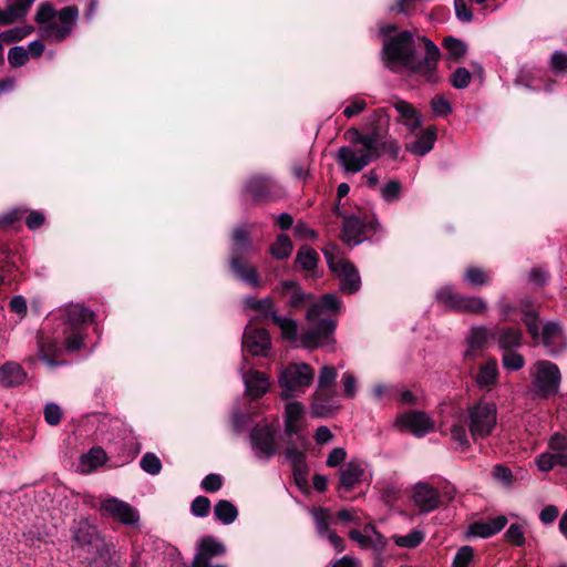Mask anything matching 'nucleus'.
I'll use <instances>...</instances> for the list:
<instances>
[{
    "label": "nucleus",
    "instance_id": "f257e3e1",
    "mask_svg": "<svg viewBox=\"0 0 567 567\" xmlns=\"http://www.w3.org/2000/svg\"><path fill=\"white\" fill-rule=\"evenodd\" d=\"M420 40L424 44V58L420 59L417 55L414 34L403 30L383 40L382 59L389 70L393 71L395 66H402L411 74L422 76L427 83L437 84L441 81L437 74L440 49L426 37Z\"/></svg>",
    "mask_w": 567,
    "mask_h": 567
},
{
    "label": "nucleus",
    "instance_id": "f03ea898",
    "mask_svg": "<svg viewBox=\"0 0 567 567\" xmlns=\"http://www.w3.org/2000/svg\"><path fill=\"white\" fill-rule=\"evenodd\" d=\"M62 338L54 341L48 351L44 350L42 341H39V354H58L61 348L69 352L93 350L96 341L89 336V330L94 323L95 313L91 309L79 303L68 305L62 309Z\"/></svg>",
    "mask_w": 567,
    "mask_h": 567
},
{
    "label": "nucleus",
    "instance_id": "7ed1b4c3",
    "mask_svg": "<svg viewBox=\"0 0 567 567\" xmlns=\"http://www.w3.org/2000/svg\"><path fill=\"white\" fill-rule=\"evenodd\" d=\"M526 309H523L522 321L526 327L527 332L530 334L535 342H542L546 346L551 354H557L567 350V337L565 336L559 322L548 321L544 324L543 330L539 331V316L535 310L527 308L529 301H524Z\"/></svg>",
    "mask_w": 567,
    "mask_h": 567
},
{
    "label": "nucleus",
    "instance_id": "20e7f679",
    "mask_svg": "<svg viewBox=\"0 0 567 567\" xmlns=\"http://www.w3.org/2000/svg\"><path fill=\"white\" fill-rule=\"evenodd\" d=\"M334 214L343 218L341 239L349 246H357L371 238L380 229V223L373 213L344 215L339 205L334 207Z\"/></svg>",
    "mask_w": 567,
    "mask_h": 567
},
{
    "label": "nucleus",
    "instance_id": "39448f33",
    "mask_svg": "<svg viewBox=\"0 0 567 567\" xmlns=\"http://www.w3.org/2000/svg\"><path fill=\"white\" fill-rule=\"evenodd\" d=\"M315 379L313 369L307 363H293L284 368L278 383L281 389L280 398L290 400L303 394Z\"/></svg>",
    "mask_w": 567,
    "mask_h": 567
},
{
    "label": "nucleus",
    "instance_id": "423d86ee",
    "mask_svg": "<svg viewBox=\"0 0 567 567\" xmlns=\"http://www.w3.org/2000/svg\"><path fill=\"white\" fill-rule=\"evenodd\" d=\"M338 320L331 317L316 320L305 332L301 333L299 341L301 347L308 351L323 349L329 352H336L334 333Z\"/></svg>",
    "mask_w": 567,
    "mask_h": 567
},
{
    "label": "nucleus",
    "instance_id": "0eeeda50",
    "mask_svg": "<svg viewBox=\"0 0 567 567\" xmlns=\"http://www.w3.org/2000/svg\"><path fill=\"white\" fill-rule=\"evenodd\" d=\"M464 421L474 441L487 437L497 423L496 405L489 402H477L467 408Z\"/></svg>",
    "mask_w": 567,
    "mask_h": 567
},
{
    "label": "nucleus",
    "instance_id": "6e6552de",
    "mask_svg": "<svg viewBox=\"0 0 567 567\" xmlns=\"http://www.w3.org/2000/svg\"><path fill=\"white\" fill-rule=\"evenodd\" d=\"M530 380L536 394L548 399L558 393L561 375L557 365L550 361H537L530 368Z\"/></svg>",
    "mask_w": 567,
    "mask_h": 567
},
{
    "label": "nucleus",
    "instance_id": "1a4fd4ad",
    "mask_svg": "<svg viewBox=\"0 0 567 567\" xmlns=\"http://www.w3.org/2000/svg\"><path fill=\"white\" fill-rule=\"evenodd\" d=\"M244 192L250 196L255 205L276 202L284 196L282 187L266 174L251 175L245 183Z\"/></svg>",
    "mask_w": 567,
    "mask_h": 567
},
{
    "label": "nucleus",
    "instance_id": "9d476101",
    "mask_svg": "<svg viewBox=\"0 0 567 567\" xmlns=\"http://www.w3.org/2000/svg\"><path fill=\"white\" fill-rule=\"evenodd\" d=\"M436 300L452 311L483 313L487 309V303L484 299L460 295L449 286L437 290Z\"/></svg>",
    "mask_w": 567,
    "mask_h": 567
},
{
    "label": "nucleus",
    "instance_id": "9b49d317",
    "mask_svg": "<svg viewBox=\"0 0 567 567\" xmlns=\"http://www.w3.org/2000/svg\"><path fill=\"white\" fill-rule=\"evenodd\" d=\"M328 267L340 281V290L346 295L355 293L361 287V278L357 267L348 259L334 260V256L328 249L323 250Z\"/></svg>",
    "mask_w": 567,
    "mask_h": 567
},
{
    "label": "nucleus",
    "instance_id": "f8f14e48",
    "mask_svg": "<svg viewBox=\"0 0 567 567\" xmlns=\"http://www.w3.org/2000/svg\"><path fill=\"white\" fill-rule=\"evenodd\" d=\"M102 516L111 517L113 520L125 526H135L138 524L140 514L127 502L109 496L101 501L96 507Z\"/></svg>",
    "mask_w": 567,
    "mask_h": 567
},
{
    "label": "nucleus",
    "instance_id": "ddd939ff",
    "mask_svg": "<svg viewBox=\"0 0 567 567\" xmlns=\"http://www.w3.org/2000/svg\"><path fill=\"white\" fill-rule=\"evenodd\" d=\"M536 464L542 472H548L556 466L567 467V437L556 433L548 441V450L539 454Z\"/></svg>",
    "mask_w": 567,
    "mask_h": 567
},
{
    "label": "nucleus",
    "instance_id": "4468645a",
    "mask_svg": "<svg viewBox=\"0 0 567 567\" xmlns=\"http://www.w3.org/2000/svg\"><path fill=\"white\" fill-rule=\"evenodd\" d=\"M380 156L381 152L360 150L358 153L349 146H341L336 155V161L346 172L355 174Z\"/></svg>",
    "mask_w": 567,
    "mask_h": 567
},
{
    "label": "nucleus",
    "instance_id": "2eb2a0df",
    "mask_svg": "<svg viewBox=\"0 0 567 567\" xmlns=\"http://www.w3.org/2000/svg\"><path fill=\"white\" fill-rule=\"evenodd\" d=\"M341 409L337 391L315 390L310 400L312 417L329 419L336 416Z\"/></svg>",
    "mask_w": 567,
    "mask_h": 567
},
{
    "label": "nucleus",
    "instance_id": "dca6fc26",
    "mask_svg": "<svg viewBox=\"0 0 567 567\" xmlns=\"http://www.w3.org/2000/svg\"><path fill=\"white\" fill-rule=\"evenodd\" d=\"M73 539L81 547H87L99 555L110 550V545L104 542L97 527L91 524L87 519H81L74 530Z\"/></svg>",
    "mask_w": 567,
    "mask_h": 567
},
{
    "label": "nucleus",
    "instance_id": "f3484780",
    "mask_svg": "<svg viewBox=\"0 0 567 567\" xmlns=\"http://www.w3.org/2000/svg\"><path fill=\"white\" fill-rule=\"evenodd\" d=\"M390 115L389 110L385 107L375 109L372 114L365 118L362 130L371 140L372 146L379 150V142L384 140L389 134Z\"/></svg>",
    "mask_w": 567,
    "mask_h": 567
},
{
    "label": "nucleus",
    "instance_id": "a211bd4d",
    "mask_svg": "<svg viewBox=\"0 0 567 567\" xmlns=\"http://www.w3.org/2000/svg\"><path fill=\"white\" fill-rule=\"evenodd\" d=\"M285 433L288 436H297V440L305 444L307 436L305 435L306 420L305 405L299 401L288 402L284 412Z\"/></svg>",
    "mask_w": 567,
    "mask_h": 567
},
{
    "label": "nucleus",
    "instance_id": "6ab92c4d",
    "mask_svg": "<svg viewBox=\"0 0 567 567\" xmlns=\"http://www.w3.org/2000/svg\"><path fill=\"white\" fill-rule=\"evenodd\" d=\"M251 320L245 328L243 334V350L248 354H267L271 349V337L267 329L257 327Z\"/></svg>",
    "mask_w": 567,
    "mask_h": 567
},
{
    "label": "nucleus",
    "instance_id": "aec40b11",
    "mask_svg": "<svg viewBox=\"0 0 567 567\" xmlns=\"http://www.w3.org/2000/svg\"><path fill=\"white\" fill-rule=\"evenodd\" d=\"M225 545L215 537L207 535L199 539L192 567H227L224 564L212 565L213 557L225 554Z\"/></svg>",
    "mask_w": 567,
    "mask_h": 567
},
{
    "label": "nucleus",
    "instance_id": "412c9836",
    "mask_svg": "<svg viewBox=\"0 0 567 567\" xmlns=\"http://www.w3.org/2000/svg\"><path fill=\"white\" fill-rule=\"evenodd\" d=\"M252 450L265 458L276 453L275 431L269 425H258L250 433Z\"/></svg>",
    "mask_w": 567,
    "mask_h": 567
},
{
    "label": "nucleus",
    "instance_id": "4be33fe9",
    "mask_svg": "<svg viewBox=\"0 0 567 567\" xmlns=\"http://www.w3.org/2000/svg\"><path fill=\"white\" fill-rule=\"evenodd\" d=\"M61 25L51 23L47 30L52 32L56 42L64 41L72 32L73 27L79 18V8L74 4L66 6L56 12Z\"/></svg>",
    "mask_w": 567,
    "mask_h": 567
},
{
    "label": "nucleus",
    "instance_id": "5701e85b",
    "mask_svg": "<svg viewBox=\"0 0 567 567\" xmlns=\"http://www.w3.org/2000/svg\"><path fill=\"white\" fill-rule=\"evenodd\" d=\"M342 307V300L336 293H324L317 302L310 305L307 310L306 319L308 321H315L323 313L338 316L341 313Z\"/></svg>",
    "mask_w": 567,
    "mask_h": 567
},
{
    "label": "nucleus",
    "instance_id": "b1692460",
    "mask_svg": "<svg viewBox=\"0 0 567 567\" xmlns=\"http://www.w3.org/2000/svg\"><path fill=\"white\" fill-rule=\"evenodd\" d=\"M402 429L409 430L416 436H423L434 427V422L424 412L413 411L398 419Z\"/></svg>",
    "mask_w": 567,
    "mask_h": 567
},
{
    "label": "nucleus",
    "instance_id": "393cba45",
    "mask_svg": "<svg viewBox=\"0 0 567 567\" xmlns=\"http://www.w3.org/2000/svg\"><path fill=\"white\" fill-rule=\"evenodd\" d=\"M349 537L363 549L381 550L385 546L383 536L377 532L373 525L367 524L363 530L353 529L349 533Z\"/></svg>",
    "mask_w": 567,
    "mask_h": 567
},
{
    "label": "nucleus",
    "instance_id": "a878e982",
    "mask_svg": "<svg viewBox=\"0 0 567 567\" xmlns=\"http://www.w3.org/2000/svg\"><path fill=\"white\" fill-rule=\"evenodd\" d=\"M413 502L421 512L429 513L439 507L440 496L431 485L419 483L414 487Z\"/></svg>",
    "mask_w": 567,
    "mask_h": 567
},
{
    "label": "nucleus",
    "instance_id": "bb28decb",
    "mask_svg": "<svg viewBox=\"0 0 567 567\" xmlns=\"http://www.w3.org/2000/svg\"><path fill=\"white\" fill-rule=\"evenodd\" d=\"M281 297H286L289 291H291L288 306L292 309H301L309 301H311L315 296L311 292L302 291L300 285L295 280H284L280 282Z\"/></svg>",
    "mask_w": 567,
    "mask_h": 567
},
{
    "label": "nucleus",
    "instance_id": "cd10ccee",
    "mask_svg": "<svg viewBox=\"0 0 567 567\" xmlns=\"http://www.w3.org/2000/svg\"><path fill=\"white\" fill-rule=\"evenodd\" d=\"M494 339L501 349L509 351L522 344L523 332L520 328L496 327L494 328Z\"/></svg>",
    "mask_w": 567,
    "mask_h": 567
},
{
    "label": "nucleus",
    "instance_id": "c85d7f7f",
    "mask_svg": "<svg viewBox=\"0 0 567 567\" xmlns=\"http://www.w3.org/2000/svg\"><path fill=\"white\" fill-rule=\"evenodd\" d=\"M247 393L254 398H260L268 392L270 383L269 379L264 372L248 371L243 375Z\"/></svg>",
    "mask_w": 567,
    "mask_h": 567
},
{
    "label": "nucleus",
    "instance_id": "c756f323",
    "mask_svg": "<svg viewBox=\"0 0 567 567\" xmlns=\"http://www.w3.org/2000/svg\"><path fill=\"white\" fill-rule=\"evenodd\" d=\"M507 524V518L499 515L486 522H476L468 527V534L476 537L487 538L501 532Z\"/></svg>",
    "mask_w": 567,
    "mask_h": 567
},
{
    "label": "nucleus",
    "instance_id": "7c9ffc66",
    "mask_svg": "<svg viewBox=\"0 0 567 567\" xmlns=\"http://www.w3.org/2000/svg\"><path fill=\"white\" fill-rule=\"evenodd\" d=\"M435 141L436 127L429 126L413 143L406 145V151L417 156H424L433 150Z\"/></svg>",
    "mask_w": 567,
    "mask_h": 567
},
{
    "label": "nucleus",
    "instance_id": "2f4dec72",
    "mask_svg": "<svg viewBox=\"0 0 567 567\" xmlns=\"http://www.w3.org/2000/svg\"><path fill=\"white\" fill-rule=\"evenodd\" d=\"M470 349L464 354H471L472 351H483L488 348L491 342H495L494 329H487L485 327H474L467 337Z\"/></svg>",
    "mask_w": 567,
    "mask_h": 567
},
{
    "label": "nucleus",
    "instance_id": "473e14b6",
    "mask_svg": "<svg viewBox=\"0 0 567 567\" xmlns=\"http://www.w3.org/2000/svg\"><path fill=\"white\" fill-rule=\"evenodd\" d=\"M231 239L230 259L243 260L244 256L252 247L249 233L243 227H237L233 231Z\"/></svg>",
    "mask_w": 567,
    "mask_h": 567
},
{
    "label": "nucleus",
    "instance_id": "72a5a7b5",
    "mask_svg": "<svg viewBox=\"0 0 567 567\" xmlns=\"http://www.w3.org/2000/svg\"><path fill=\"white\" fill-rule=\"evenodd\" d=\"M393 106L399 112L404 125L408 126L410 132L413 133L421 127L422 115L411 103L403 100H398Z\"/></svg>",
    "mask_w": 567,
    "mask_h": 567
},
{
    "label": "nucleus",
    "instance_id": "f704fd0d",
    "mask_svg": "<svg viewBox=\"0 0 567 567\" xmlns=\"http://www.w3.org/2000/svg\"><path fill=\"white\" fill-rule=\"evenodd\" d=\"M320 260L319 254L309 245H302L295 259V266L309 272L311 277L316 276V269Z\"/></svg>",
    "mask_w": 567,
    "mask_h": 567
},
{
    "label": "nucleus",
    "instance_id": "c9c22d12",
    "mask_svg": "<svg viewBox=\"0 0 567 567\" xmlns=\"http://www.w3.org/2000/svg\"><path fill=\"white\" fill-rule=\"evenodd\" d=\"M285 456L287 462L292 467L296 482L298 484L306 482L308 467L306 464L305 453L293 446H289L285 450Z\"/></svg>",
    "mask_w": 567,
    "mask_h": 567
},
{
    "label": "nucleus",
    "instance_id": "e433bc0d",
    "mask_svg": "<svg viewBox=\"0 0 567 567\" xmlns=\"http://www.w3.org/2000/svg\"><path fill=\"white\" fill-rule=\"evenodd\" d=\"M25 373L20 364L9 361L0 367V385L14 386L21 384Z\"/></svg>",
    "mask_w": 567,
    "mask_h": 567
},
{
    "label": "nucleus",
    "instance_id": "4c0bfd02",
    "mask_svg": "<svg viewBox=\"0 0 567 567\" xmlns=\"http://www.w3.org/2000/svg\"><path fill=\"white\" fill-rule=\"evenodd\" d=\"M229 268L236 278L254 287H258L260 285L257 269L254 266H249L244 262V260L230 259Z\"/></svg>",
    "mask_w": 567,
    "mask_h": 567
},
{
    "label": "nucleus",
    "instance_id": "58836bf2",
    "mask_svg": "<svg viewBox=\"0 0 567 567\" xmlns=\"http://www.w3.org/2000/svg\"><path fill=\"white\" fill-rule=\"evenodd\" d=\"M107 460L106 453L101 447H92L86 454L82 455L79 462L81 473H91L102 466Z\"/></svg>",
    "mask_w": 567,
    "mask_h": 567
},
{
    "label": "nucleus",
    "instance_id": "ea45409f",
    "mask_svg": "<svg viewBox=\"0 0 567 567\" xmlns=\"http://www.w3.org/2000/svg\"><path fill=\"white\" fill-rule=\"evenodd\" d=\"M364 474V470L361 464L355 462H349L340 472V485L341 487L350 491L358 483Z\"/></svg>",
    "mask_w": 567,
    "mask_h": 567
},
{
    "label": "nucleus",
    "instance_id": "a19ab883",
    "mask_svg": "<svg viewBox=\"0 0 567 567\" xmlns=\"http://www.w3.org/2000/svg\"><path fill=\"white\" fill-rule=\"evenodd\" d=\"M272 323L280 328L281 337L289 343L298 342V324L290 318H284L277 313H272Z\"/></svg>",
    "mask_w": 567,
    "mask_h": 567
},
{
    "label": "nucleus",
    "instance_id": "79ce46f5",
    "mask_svg": "<svg viewBox=\"0 0 567 567\" xmlns=\"http://www.w3.org/2000/svg\"><path fill=\"white\" fill-rule=\"evenodd\" d=\"M214 515L224 525H229L236 520L238 511L229 501L220 499L214 506Z\"/></svg>",
    "mask_w": 567,
    "mask_h": 567
},
{
    "label": "nucleus",
    "instance_id": "37998d69",
    "mask_svg": "<svg viewBox=\"0 0 567 567\" xmlns=\"http://www.w3.org/2000/svg\"><path fill=\"white\" fill-rule=\"evenodd\" d=\"M293 249V244L290 237L286 234H279L276 241L270 246L269 251L276 259L282 260L288 258Z\"/></svg>",
    "mask_w": 567,
    "mask_h": 567
},
{
    "label": "nucleus",
    "instance_id": "c03bdc74",
    "mask_svg": "<svg viewBox=\"0 0 567 567\" xmlns=\"http://www.w3.org/2000/svg\"><path fill=\"white\" fill-rule=\"evenodd\" d=\"M497 375V363L491 360L480 369L476 375V382L481 388L491 386L496 382Z\"/></svg>",
    "mask_w": 567,
    "mask_h": 567
},
{
    "label": "nucleus",
    "instance_id": "a18cd8bd",
    "mask_svg": "<svg viewBox=\"0 0 567 567\" xmlns=\"http://www.w3.org/2000/svg\"><path fill=\"white\" fill-rule=\"evenodd\" d=\"M310 514L315 520L316 529L318 534L323 537L329 532L331 512L323 507H313L310 509Z\"/></svg>",
    "mask_w": 567,
    "mask_h": 567
},
{
    "label": "nucleus",
    "instance_id": "49530a36",
    "mask_svg": "<svg viewBox=\"0 0 567 567\" xmlns=\"http://www.w3.org/2000/svg\"><path fill=\"white\" fill-rule=\"evenodd\" d=\"M424 538V533L419 529H413L408 535H393L391 537L396 546L409 549L417 547Z\"/></svg>",
    "mask_w": 567,
    "mask_h": 567
},
{
    "label": "nucleus",
    "instance_id": "de8ad7c7",
    "mask_svg": "<svg viewBox=\"0 0 567 567\" xmlns=\"http://www.w3.org/2000/svg\"><path fill=\"white\" fill-rule=\"evenodd\" d=\"M338 377L337 369L331 365H324L321 368L316 390L337 391L336 380Z\"/></svg>",
    "mask_w": 567,
    "mask_h": 567
},
{
    "label": "nucleus",
    "instance_id": "09e8293b",
    "mask_svg": "<svg viewBox=\"0 0 567 567\" xmlns=\"http://www.w3.org/2000/svg\"><path fill=\"white\" fill-rule=\"evenodd\" d=\"M450 432L454 450L465 452L470 449L471 444L463 423H454Z\"/></svg>",
    "mask_w": 567,
    "mask_h": 567
},
{
    "label": "nucleus",
    "instance_id": "8fccbe9b",
    "mask_svg": "<svg viewBox=\"0 0 567 567\" xmlns=\"http://www.w3.org/2000/svg\"><path fill=\"white\" fill-rule=\"evenodd\" d=\"M246 305L250 309L260 312L266 319L272 320V313H277L274 308V301L269 297L264 299L249 298L247 299Z\"/></svg>",
    "mask_w": 567,
    "mask_h": 567
},
{
    "label": "nucleus",
    "instance_id": "3c124183",
    "mask_svg": "<svg viewBox=\"0 0 567 567\" xmlns=\"http://www.w3.org/2000/svg\"><path fill=\"white\" fill-rule=\"evenodd\" d=\"M443 47L447 50L450 58L454 61L462 59L467 51L465 42L452 35L444 38Z\"/></svg>",
    "mask_w": 567,
    "mask_h": 567
},
{
    "label": "nucleus",
    "instance_id": "603ef678",
    "mask_svg": "<svg viewBox=\"0 0 567 567\" xmlns=\"http://www.w3.org/2000/svg\"><path fill=\"white\" fill-rule=\"evenodd\" d=\"M464 278L473 287L486 286L491 281V278L486 271L475 266L468 267L466 269Z\"/></svg>",
    "mask_w": 567,
    "mask_h": 567
},
{
    "label": "nucleus",
    "instance_id": "864d4df0",
    "mask_svg": "<svg viewBox=\"0 0 567 567\" xmlns=\"http://www.w3.org/2000/svg\"><path fill=\"white\" fill-rule=\"evenodd\" d=\"M344 137L352 144H361L363 146L362 150L365 151H377L374 146L371 144V140L367 136L364 131L362 132L357 127H350L346 131Z\"/></svg>",
    "mask_w": 567,
    "mask_h": 567
},
{
    "label": "nucleus",
    "instance_id": "5fc2aeb1",
    "mask_svg": "<svg viewBox=\"0 0 567 567\" xmlns=\"http://www.w3.org/2000/svg\"><path fill=\"white\" fill-rule=\"evenodd\" d=\"M142 470L151 475L159 474L162 462L154 453H145L140 462Z\"/></svg>",
    "mask_w": 567,
    "mask_h": 567
},
{
    "label": "nucleus",
    "instance_id": "6e6d98bb",
    "mask_svg": "<svg viewBox=\"0 0 567 567\" xmlns=\"http://www.w3.org/2000/svg\"><path fill=\"white\" fill-rule=\"evenodd\" d=\"M472 79V73L463 66L457 68L450 76V82L453 87L463 90L468 86Z\"/></svg>",
    "mask_w": 567,
    "mask_h": 567
},
{
    "label": "nucleus",
    "instance_id": "4d7b16f0",
    "mask_svg": "<svg viewBox=\"0 0 567 567\" xmlns=\"http://www.w3.org/2000/svg\"><path fill=\"white\" fill-rule=\"evenodd\" d=\"M56 17V10L51 2H42L39 4L34 20L38 24H47Z\"/></svg>",
    "mask_w": 567,
    "mask_h": 567
},
{
    "label": "nucleus",
    "instance_id": "13d9d810",
    "mask_svg": "<svg viewBox=\"0 0 567 567\" xmlns=\"http://www.w3.org/2000/svg\"><path fill=\"white\" fill-rule=\"evenodd\" d=\"M401 192V183L398 179H392L381 188V196L385 202L392 203L400 198Z\"/></svg>",
    "mask_w": 567,
    "mask_h": 567
},
{
    "label": "nucleus",
    "instance_id": "bf43d9fd",
    "mask_svg": "<svg viewBox=\"0 0 567 567\" xmlns=\"http://www.w3.org/2000/svg\"><path fill=\"white\" fill-rule=\"evenodd\" d=\"M8 61L12 68H20L29 61V53L23 47H13L8 52Z\"/></svg>",
    "mask_w": 567,
    "mask_h": 567
},
{
    "label": "nucleus",
    "instance_id": "052dcab7",
    "mask_svg": "<svg viewBox=\"0 0 567 567\" xmlns=\"http://www.w3.org/2000/svg\"><path fill=\"white\" fill-rule=\"evenodd\" d=\"M423 0H396L389 10L395 14L410 16Z\"/></svg>",
    "mask_w": 567,
    "mask_h": 567
},
{
    "label": "nucleus",
    "instance_id": "680f3d73",
    "mask_svg": "<svg viewBox=\"0 0 567 567\" xmlns=\"http://www.w3.org/2000/svg\"><path fill=\"white\" fill-rule=\"evenodd\" d=\"M474 550L471 546H462L455 554L453 567H470L473 561Z\"/></svg>",
    "mask_w": 567,
    "mask_h": 567
},
{
    "label": "nucleus",
    "instance_id": "e2e57ef3",
    "mask_svg": "<svg viewBox=\"0 0 567 567\" xmlns=\"http://www.w3.org/2000/svg\"><path fill=\"white\" fill-rule=\"evenodd\" d=\"M210 511V501L206 496H197L190 504V512L196 517H206Z\"/></svg>",
    "mask_w": 567,
    "mask_h": 567
},
{
    "label": "nucleus",
    "instance_id": "0e129e2a",
    "mask_svg": "<svg viewBox=\"0 0 567 567\" xmlns=\"http://www.w3.org/2000/svg\"><path fill=\"white\" fill-rule=\"evenodd\" d=\"M505 538L508 543L515 546H522L525 543L524 528L519 524H512L505 533Z\"/></svg>",
    "mask_w": 567,
    "mask_h": 567
},
{
    "label": "nucleus",
    "instance_id": "69168bd1",
    "mask_svg": "<svg viewBox=\"0 0 567 567\" xmlns=\"http://www.w3.org/2000/svg\"><path fill=\"white\" fill-rule=\"evenodd\" d=\"M431 109L437 116H446L452 112L451 103L442 95H436L431 100Z\"/></svg>",
    "mask_w": 567,
    "mask_h": 567
},
{
    "label": "nucleus",
    "instance_id": "338daca9",
    "mask_svg": "<svg viewBox=\"0 0 567 567\" xmlns=\"http://www.w3.org/2000/svg\"><path fill=\"white\" fill-rule=\"evenodd\" d=\"M550 66L556 74H567V53L555 51L550 59Z\"/></svg>",
    "mask_w": 567,
    "mask_h": 567
},
{
    "label": "nucleus",
    "instance_id": "774afa93",
    "mask_svg": "<svg viewBox=\"0 0 567 567\" xmlns=\"http://www.w3.org/2000/svg\"><path fill=\"white\" fill-rule=\"evenodd\" d=\"M341 383L343 386V395L347 399H354L357 394V379L350 373L346 372L342 374Z\"/></svg>",
    "mask_w": 567,
    "mask_h": 567
}]
</instances>
